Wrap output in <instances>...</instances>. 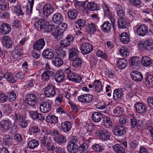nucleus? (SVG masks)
Instances as JSON below:
<instances>
[{"label": "nucleus", "mask_w": 153, "mask_h": 153, "mask_svg": "<svg viewBox=\"0 0 153 153\" xmlns=\"http://www.w3.org/2000/svg\"><path fill=\"white\" fill-rule=\"evenodd\" d=\"M42 55L43 57L48 59H51L53 57V53L52 50L47 48L42 52Z\"/></svg>", "instance_id": "obj_21"}, {"label": "nucleus", "mask_w": 153, "mask_h": 153, "mask_svg": "<svg viewBox=\"0 0 153 153\" xmlns=\"http://www.w3.org/2000/svg\"><path fill=\"white\" fill-rule=\"evenodd\" d=\"M54 50L57 56L62 58H63L66 55L65 51L63 50L60 45H55Z\"/></svg>", "instance_id": "obj_13"}, {"label": "nucleus", "mask_w": 153, "mask_h": 153, "mask_svg": "<svg viewBox=\"0 0 153 153\" xmlns=\"http://www.w3.org/2000/svg\"><path fill=\"white\" fill-rule=\"evenodd\" d=\"M93 86L95 88V91L99 93L102 91L101 82L99 80H95L93 83Z\"/></svg>", "instance_id": "obj_30"}, {"label": "nucleus", "mask_w": 153, "mask_h": 153, "mask_svg": "<svg viewBox=\"0 0 153 153\" xmlns=\"http://www.w3.org/2000/svg\"><path fill=\"white\" fill-rule=\"evenodd\" d=\"M92 120L95 122H100L103 118L102 114L99 111L94 112L91 116Z\"/></svg>", "instance_id": "obj_22"}, {"label": "nucleus", "mask_w": 153, "mask_h": 153, "mask_svg": "<svg viewBox=\"0 0 153 153\" xmlns=\"http://www.w3.org/2000/svg\"><path fill=\"white\" fill-rule=\"evenodd\" d=\"M39 141L35 139H33L27 143V147L30 149H33L39 145Z\"/></svg>", "instance_id": "obj_37"}, {"label": "nucleus", "mask_w": 153, "mask_h": 153, "mask_svg": "<svg viewBox=\"0 0 153 153\" xmlns=\"http://www.w3.org/2000/svg\"><path fill=\"white\" fill-rule=\"evenodd\" d=\"M112 124L111 120L108 117L105 116L103 117L102 125L106 128H111L112 126Z\"/></svg>", "instance_id": "obj_32"}, {"label": "nucleus", "mask_w": 153, "mask_h": 153, "mask_svg": "<svg viewBox=\"0 0 153 153\" xmlns=\"http://www.w3.org/2000/svg\"><path fill=\"white\" fill-rule=\"evenodd\" d=\"M140 62V59L139 57H133L131 59V63L133 66H137L139 65Z\"/></svg>", "instance_id": "obj_54"}, {"label": "nucleus", "mask_w": 153, "mask_h": 153, "mask_svg": "<svg viewBox=\"0 0 153 153\" xmlns=\"http://www.w3.org/2000/svg\"><path fill=\"white\" fill-rule=\"evenodd\" d=\"M147 31L148 28L147 26L144 25H140L137 30V34L141 36H145Z\"/></svg>", "instance_id": "obj_20"}, {"label": "nucleus", "mask_w": 153, "mask_h": 153, "mask_svg": "<svg viewBox=\"0 0 153 153\" xmlns=\"http://www.w3.org/2000/svg\"><path fill=\"white\" fill-rule=\"evenodd\" d=\"M97 28V26L95 24L91 23L88 25L87 30L88 32L94 33L96 31Z\"/></svg>", "instance_id": "obj_44"}, {"label": "nucleus", "mask_w": 153, "mask_h": 153, "mask_svg": "<svg viewBox=\"0 0 153 153\" xmlns=\"http://www.w3.org/2000/svg\"><path fill=\"white\" fill-rule=\"evenodd\" d=\"M102 7L105 16L109 17L110 15V10L108 6L105 3H103Z\"/></svg>", "instance_id": "obj_57"}, {"label": "nucleus", "mask_w": 153, "mask_h": 153, "mask_svg": "<svg viewBox=\"0 0 153 153\" xmlns=\"http://www.w3.org/2000/svg\"><path fill=\"white\" fill-rule=\"evenodd\" d=\"M114 113L117 116H121L123 114V108L119 106L116 107L114 109Z\"/></svg>", "instance_id": "obj_52"}, {"label": "nucleus", "mask_w": 153, "mask_h": 153, "mask_svg": "<svg viewBox=\"0 0 153 153\" xmlns=\"http://www.w3.org/2000/svg\"><path fill=\"white\" fill-rule=\"evenodd\" d=\"M55 94V89L52 85L50 84L46 87L44 91L45 95L48 97H51L54 96Z\"/></svg>", "instance_id": "obj_7"}, {"label": "nucleus", "mask_w": 153, "mask_h": 153, "mask_svg": "<svg viewBox=\"0 0 153 153\" xmlns=\"http://www.w3.org/2000/svg\"><path fill=\"white\" fill-rule=\"evenodd\" d=\"M22 47H19V45L16 46L15 48V50L13 53V56L15 59L17 58L22 54Z\"/></svg>", "instance_id": "obj_40"}, {"label": "nucleus", "mask_w": 153, "mask_h": 153, "mask_svg": "<svg viewBox=\"0 0 153 153\" xmlns=\"http://www.w3.org/2000/svg\"><path fill=\"white\" fill-rule=\"evenodd\" d=\"M25 98L26 102L31 106H34L36 102V96L33 94L27 95L25 97Z\"/></svg>", "instance_id": "obj_9"}, {"label": "nucleus", "mask_w": 153, "mask_h": 153, "mask_svg": "<svg viewBox=\"0 0 153 153\" xmlns=\"http://www.w3.org/2000/svg\"><path fill=\"white\" fill-rule=\"evenodd\" d=\"M20 25V21L17 19L13 20L12 23V26L14 29L19 28Z\"/></svg>", "instance_id": "obj_62"}, {"label": "nucleus", "mask_w": 153, "mask_h": 153, "mask_svg": "<svg viewBox=\"0 0 153 153\" xmlns=\"http://www.w3.org/2000/svg\"><path fill=\"white\" fill-rule=\"evenodd\" d=\"M72 65L73 67L75 68H80L82 64V60L81 58L79 57L73 60Z\"/></svg>", "instance_id": "obj_41"}, {"label": "nucleus", "mask_w": 153, "mask_h": 153, "mask_svg": "<svg viewBox=\"0 0 153 153\" xmlns=\"http://www.w3.org/2000/svg\"><path fill=\"white\" fill-rule=\"evenodd\" d=\"M46 120L48 122L55 123L58 121V118L55 116L49 114L46 117Z\"/></svg>", "instance_id": "obj_48"}, {"label": "nucleus", "mask_w": 153, "mask_h": 153, "mask_svg": "<svg viewBox=\"0 0 153 153\" xmlns=\"http://www.w3.org/2000/svg\"><path fill=\"white\" fill-rule=\"evenodd\" d=\"M51 138L48 136H45L41 140V144L42 146L46 147L51 143Z\"/></svg>", "instance_id": "obj_42"}, {"label": "nucleus", "mask_w": 153, "mask_h": 153, "mask_svg": "<svg viewBox=\"0 0 153 153\" xmlns=\"http://www.w3.org/2000/svg\"><path fill=\"white\" fill-rule=\"evenodd\" d=\"M4 77V78L10 82L15 83L16 82L14 78V76L12 73H5Z\"/></svg>", "instance_id": "obj_39"}, {"label": "nucleus", "mask_w": 153, "mask_h": 153, "mask_svg": "<svg viewBox=\"0 0 153 153\" xmlns=\"http://www.w3.org/2000/svg\"><path fill=\"white\" fill-rule=\"evenodd\" d=\"M117 25L119 29H125L128 26V22L127 19L123 17H120L118 19Z\"/></svg>", "instance_id": "obj_12"}, {"label": "nucleus", "mask_w": 153, "mask_h": 153, "mask_svg": "<svg viewBox=\"0 0 153 153\" xmlns=\"http://www.w3.org/2000/svg\"><path fill=\"white\" fill-rule=\"evenodd\" d=\"M72 127L71 123L69 121H65L61 124V127L63 131L67 133L71 129Z\"/></svg>", "instance_id": "obj_28"}, {"label": "nucleus", "mask_w": 153, "mask_h": 153, "mask_svg": "<svg viewBox=\"0 0 153 153\" xmlns=\"http://www.w3.org/2000/svg\"><path fill=\"white\" fill-rule=\"evenodd\" d=\"M63 32L59 28L56 31L54 35L57 40L59 39L60 38L62 37Z\"/></svg>", "instance_id": "obj_61"}, {"label": "nucleus", "mask_w": 153, "mask_h": 153, "mask_svg": "<svg viewBox=\"0 0 153 153\" xmlns=\"http://www.w3.org/2000/svg\"><path fill=\"white\" fill-rule=\"evenodd\" d=\"M28 2L27 7L25 8V13L27 15H30L32 13L34 0H28Z\"/></svg>", "instance_id": "obj_31"}, {"label": "nucleus", "mask_w": 153, "mask_h": 153, "mask_svg": "<svg viewBox=\"0 0 153 153\" xmlns=\"http://www.w3.org/2000/svg\"><path fill=\"white\" fill-rule=\"evenodd\" d=\"M2 44L6 48H10L12 46V41L10 38L7 36H4L2 38Z\"/></svg>", "instance_id": "obj_26"}, {"label": "nucleus", "mask_w": 153, "mask_h": 153, "mask_svg": "<svg viewBox=\"0 0 153 153\" xmlns=\"http://www.w3.org/2000/svg\"><path fill=\"white\" fill-rule=\"evenodd\" d=\"M126 133L124 130L123 126L122 125H118L116 126V129L114 131V133L116 135L121 136Z\"/></svg>", "instance_id": "obj_35"}, {"label": "nucleus", "mask_w": 153, "mask_h": 153, "mask_svg": "<svg viewBox=\"0 0 153 153\" xmlns=\"http://www.w3.org/2000/svg\"><path fill=\"white\" fill-rule=\"evenodd\" d=\"M138 47L140 50L143 49L151 50L153 49V41L152 40H146L143 42L138 43Z\"/></svg>", "instance_id": "obj_3"}, {"label": "nucleus", "mask_w": 153, "mask_h": 153, "mask_svg": "<svg viewBox=\"0 0 153 153\" xmlns=\"http://www.w3.org/2000/svg\"><path fill=\"white\" fill-rule=\"evenodd\" d=\"M131 75L132 79L136 81H140L143 78L142 74L137 71H133L131 72Z\"/></svg>", "instance_id": "obj_17"}, {"label": "nucleus", "mask_w": 153, "mask_h": 153, "mask_svg": "<svg viewBox=\"0 0 153 153\" xmlns=\"http://www.w3.org/2000/svg\"><path fill=\"white\" fill-rule=\"evenodd\" d=\"M29 129L30 132L33 134L39 133L40 132V129L37 126H31L29 128Z\"/></svg>", "instance_id": "obj_59"}, {"label": "nucleus", "mask_w": 153, "mask_h": 153, "mask_svg": "<svg viewBox=\"0 0 153 153\" xmlns=\"http://www.w3.org/2000/svg\"><path fill=\"white\" fill-rule=\"evenodd\" d=\"M87 5V8L90 10L93 11L98 10L99 9L97 5L93 2H89Z\"/></svg>", "instance_id": "obj_43"}, {"label": "nucleus", "mask_w": 153, "mask_h": 153, "mask_svg": "<svg viewBox=\"0 0 153 153\" xmlns=\"http://www.w3.org/2000/svg\"><path fill=\"white\" fill-rule=\"evenodd\" d=\"M92 50V46L89 43L85 42L83 43L80 48V50L82 54L84 55L89 53Z\"/></svg>", "instance_id": "obj_6"}, {"label": "nucleus", "mask_w": 153, "mask_h": 153, "mask_svg": "<svg viewBox=\"0 0 153 153\" xmlns=\"http://www.w3.org/2000/svg\"><path fill=\"white\" fill-rule=\"evenodd\" d=\"M35 28L38 30L44 29L45 27V20L40 19L36 21L34 24Z\"/></svg>", "instance_id": "obj_25"}, {"label": "nucleus", "mask_w": 153, "mask_h": 153, "mask_svg": "<svg viewBox=\"0 0 153 153\" xmlns=\"http://www.w3.org/2000/svg\"><path fill=\"white\" fill-rule=\"evenodd\" d=\"M67 25L65 23H60L58 25V28L64 32L67 29Z\"/></svg>", "instance_id": "obj_64"}, {"label": "nucleus", "mask_w": 153, "mask_h": 153, "mask_svg": "<svg viewBox=\"0 0 153 153\" xmlns=\"http://www.w3.org/2000/svg\"><path fill=\"white\" fill-rule=\"evenodd\" d=\"M88 147V146L86 143H84L80 144L79 146L78 150L81 153H83L87 150Z\"/></svg>", "instance_id": "obj_55"}, {"label": "nucleus", "mask_w": 153, "mask_h": 153, "mask_svg": "<svg viewBox=\"0 0 153 153\" xmlns=\"http://www.w3.org/2000/svg\"><path fill=\"white\" fill-rule=\"evenodd\" d=\"M127 61L124 59L121 58L119 59L117 62L118 67L120 69L125 68L127 66Z\"/></svg>", "instance_id": "obj_45"}, {"label": "nucleus", "mask_w": 153, "mask_h": 153, "mask_svg": "<svg viewBox=\"0 0 153 153\" xmlns=\"http://www.w3.org/2000/svg\"><path fill=\"white\" fill-rule=\"evenodd\" d=\"M19 121L20 125L23 128H25L27 125V122L25 121L24 117L21 115L19 114Z\"/></svg>", "instance_id": "obj_50"}, {"label": "nucleus", "mask_w": 153, "mask_h": 153, "mask_svg": "<svg viewBox=\"0 0 153 153\" xmlns=\"http://www.w3.org/2000/svg\"><path fill=\"white\" fill-rule=\"evenodd\" d=\"M64 77V73L62 71H58L56 73L54 78L57 82L60 83L63 81Z\"/></svg>", "instance_id": "obj_23"}, {"label": "nucleus", "mask_w": 153, "mask_h": 153, "mask_svg": "<svg viewBox=\"0 0 153 153\" xmlns=\"http://www.w3.org/2000/svg\"><path fill=\"white\" fill-rule=\"evenodd\" d=\"M45 45L44 40L42 39H40L36 41L34 44L33 48L34 49L39 51L43 48Z\"/></svg>", "instance_id": "obj_16"}, {"label": "nucleus", "mask_w": 153, "mask_h": 153, "mask_svg": "<svg viewBox=\"0 0 153 153\" xmlns=\"http://www.w3.org/2000/svg\"><path fill=\"white\" fill-rule=\"evenodd\" d=\"M52 20L55 23L59 24L63 21V17L61 14L56 13L53 15Z\"/></svg>", "instance_id": "obj_29"}, {"label": "nucleus", "mask_w": 153, "mask_h": 153, "mask_svg": "<svg viewBox=\"0 0 153 153\" xmlns=\"http://www.w3.org/2000/svg\"><path fill=\"white\" fill-rule=\"evenodd\" d=\"M96 54L97 56L105 59L108 58V57L106 54L101 50H98L96 52Z\"/></svg>", "instance_id": "obj_60"}, {"label": "nucleus", "mask_w": 153, "mask_h": 153, "mask_svg": "<svg viewBox=\"0 0 153 153\" xmlns=\"http://www.w3.org/2000/svg\"><path fill=\"white\" fill-rule=\"evenodd\" d=\"M28 112L30 116V117L33 119H37V116L38 113L36 111L29 110L28 111Z\"/></svg>", "instance_id": "obj_63"}, {"label": "nucleus", "mask_w": 153, "mask_h": 153, "mask_svg": "<svg viewBox=\"0 0 153 153\" xmlns=\"http://www.w3.org/2000/svg\"><path fill=\"white\" fill-rule=\"evenodd\" d=\"M80 143L79 140L75 136H72L67 145V150L70 153H76L78 151Z\"/></svg>", "instance_id": "obj_1"}, {"label": "nucleus", "mask_w": 153, "mask_h": 153, "mask_svg": "<svg viewBox=\"0 0 153 153\" xmlns=\"http://www.w3.org/2000/svg\"><path fill=\"white\" fill-rule=\"evenodd\" d=\"M146 84L153 85V75H147L146 78Z\"/></svg>", "instance_id": "obj_56"}, {"label": "nucleus", "mask_w": 153, "mask_h": 153, "mask_svg": "<svg viewBox=\"0 0 153 153\" xmlns=\"http://www.w3.org/2000/svg\"><path fill=\"white\" fill-rule=\"evenodd\" d=\"M113 149L116 153H126L124 148L119 144L114 145Z\"/></svg>", "instance_id": "obj_46"}, {"label": "nucleus", "mask_w": 153, "mask_h": 153, "mask_svg": "<svg viewBox=\"0 0 153 153\" xmlns=\"http://www.w3.org/2000/svg\"><path fill=\"white\" fill-rule=\"evenodd\" d=\"M69 59L72 61L79 57V51L74 48H71L69 50Z\"/></svg>", "instance_id": "obj_18"}, {"label": "nucleus", "mask_w": 153, "mask_h": 153, "mask_svg": "<svg viewBox=\"0 0 153 153\" xmlns=\"http://www.w3.org/2000/svg\"><path fill=\"white\" fill-rule=\"evenodd\" d=\"M54 8L50 3L45 4L43 7V13L45 16H48L53 12Z\"/></svg>", "instance_id": "obj_11"}, {"label": "nucleus", "mask_w": 153, "mask_h": 153, "mask_svg": "<svg viewBox=\"0 0 153 153\" xmlns=\"http://www.w3.org/2000/svg\"><path fill=\"white\" fill-rule=\"evenodd\" d=\"M120 41L123 43L128 44L130 41V38L128 34L126 32L122 33L119 36Z\"/></svg>", "instance_id": "obj_27"}, {"label": "nucleus", "mask_w": 153, "mask_h": 153, "mask_svg": "<svg viewBox=\"0 0 153 153\" xmlns=\"http://www.w3.org/2000/svg\"><path fill=\"white\" fill-rule=\"evenodd\" d=\"M95 133L102 140L108 139L110 138L109 133L106 130L102 131L98 130L96 131Z\"/></svg>", "instance_id": "obj_8"}, {"label": "nucleus", "mask_w": 153, "mask_h": 153, "mask_svg": "<svg viewBox=\"0 0 153 153\" xmlns=\"http://www.w3.org/2000/svg\"><path fill=\"white\" fill-rule=\"evenodd\" d=\"M111 28V24L108 21L104 22L101 25L102 30L104 32L108 33L110 32Z\"/></svg>", "instance_id": "obj_34"}, {"label": "nucleus", "mask_w": 153, "mask_h": 153, "mask_svg": "<svg viewBox=\"0 0 153 153\" xmlns=\"http://www.w3.org/2000/svg\"><path fill=\"white\" fill-rule=\"evenodd\" d=\"M141 62L142 65L144 66H149L152 62L151 59L147 56H144L142 57Z\"/></svg>", "instance_id": "obj_36"}, {"label": "nucleus", "mask_w": 153, "mask_h": 153, "mask_svg": "<svg viewBox=\"0 0 153 153\" xmlns=\"http://www.w3.org/2000/svg\"><path fill=\"white\" fill-rule=\"evenodd\" d=\"M8 6V3L6 0H0V10L5 11Z\"/></svg>", "instance_id": "obj_51"}, {"label": "nucleus", "mask_w": 153, "mask_h": 153, "mask_svg": "<svg viewBox=\"0 0 153 153\" xmlns=\"http://www.w3.org/2000/svg\"><path fill=\"white\" fill-rule=\"evenodd\" d=\"M123 94V92L121 89H116L114 91L113 99L115 100H119L121 98Z\"/></svg>", "instance_id": "obj_19"}, {"label": "nucleus", "mask_w": 153, "mask_h": 153, "mask_svg": "<svg viewBox=\"0 0 153 153\" xmlns=\"http://www.w3.org/2000/svg\"><path fill=\"white\" fill-rule=\"evenodd\" d=\"M65 73L67 74V77L70 80L79 83L82 81L81 76L74 73L72 72L70 68L66 69L64 71Z\"/></svg>", "instance_id": "obj_2"}, {"label": "nucleus", "mask_w": 153, "mask_h": 153, "mask_svg": "<svg viewBox=\"0 0 153 153\" xmlns=\"http://www.w3.org/2000/svg\"><path fill=\"white\" fill-rule=\"evenodd\" d=\"M52 62L54 66L58 67L61 66L63 62L61 58L57 57H55L53 59Z\"/></svg>", "instance_id": "obj_47"}, {"label": "nucleus", "mask_w": 153, "mask_h": 153, "mask_svg": "<svg viewBox=\"0 0 153 153\" xmlns=\"http://www.w3.org/2000/svg\"><path fill=\"white\" fill-rule=\"evenodd\" d=\"M77 15V11L74 9H70L68 12V18L71 20H75L76 18Z\"/></svg>", "instance_id": "obj_33"}, {"label": "nucleus", "mask_w": 153, "mask_h": 153, "mask_svg": "<svg viewBox=\"0 0 153 153\" xmlns=\"http://www.w3.org/2000/svg\"><path fill=\"white\" fill-rule=\"evenodd\" d=\"M51 102H43L40 104V110L42 113H48L51 110Z\"/></svg>", "instance_id": "obj_5"}, {"label": "nucleus", "mask_w": 153, "mask_h": 153, "mask_svg": "<svg viewBox=\"0 0 153 153\" xmlns=\"http://www.w3.org/2000/svg\"><path fill=\"white\" fill-rule=\"evenodd\" d=\"M53 74L52 71H46L42 74V79L44 81L48 82Z\"/></svg>", "instance_id": "obj_24"}, {"label": "nucleus", "mask_w": 153, "mask_h": 153, "mask_svg": "<svg viewBox=\"0 0 153 153\" xmlns=\"http://www.w3.org/2000/svg\"><path fill=\"white\" fill-rule=\"evenodd\" d=\"M0 126L2 131L5 132L10 129L12 123L8 119L2 120L0 122Z\"/></svg>", "instance_id": "obj_4"}, {"label": "nucleus", "mask_w": 153, "mask_h": 153, "mask_svg": "<svg viewBox=\"0 0 153 153\" xmlns=\"http://www.w3.org/2000/svg\"><path fill=\"white\" fill-rule=\"evenodd\" d=\"M136 111L140 114L145 113L146 111V108L144 104L138 102L134 105Z\"/></svg>", "instance_id": "obj_14"}, {"label": "nucleus", "mask_w": 153, "mask_h": 153, "mask_svg": "<svg viewBox=\"0 0 153 153\" xmlns=\"http://www.w3.org/2000/svg\"><path fill=\"white\" fill-rule=\"evenodd\" d=\"M1 32L4 34H6L9 33L10 31V26L6 23H2L0 27Z\"/></svg>", "instance_id": "obj_15"}, {"label": "nucleus", "mask_w": 153, "mask_h": 153, "mask_svg": "<svg viewBox=\"0 0 153 153\" xmlns=\"http://www.w3.org/2000/svg\"><path fill=\"white\" fill-rule=\"evenodd\" d=\"M92 148L97 152H102L104 150V147L99 144H96L93 145Z\"/></svg>", "instance_id": "obj_49"}, {"label": "nucleus", "mask_w": 153, "mask_h": 153, "mask_svg": "<svg viewBox=\"0 0 153 153\" xmlns=\"http://www.w3.org/2000/svg\"><path fill=\"white\" fill-rule=\"evenodd\" d=\"M93 99V96L90 94H84L78 97V100L79 102L86 103L91 102Z\"/></svg>", "instance_id": "obj_10"}, {"label": "nucleus", "mask_w": 153, "mask_h": 153, "mask_svg": "<svg viewBox=\"0 0 153 153\" xmlns=\"http://www.w3.org/2000/svg\"><path fill=\"white\" fill-rule=\"evenodd\" d=\"M14 12L16 13L18 16H23L24 14V13L22 12L20 7L18 5L15 6L14 7Z\"/></svg>", "instance_id": "obj_58"}, {"label": "nucleus", "mask_w": 153, "mask_h": 153, "mask_svg": "<svg viewBox=\"0 0 153 153\" xmlns=\"http://www.w3.org/2000/svg\"><path fill=\"white\" fill-rule=\"evenodd\" d=\"M119 51L120 55L124 58L126 57L129 54L127 48L126 47H121Z\"/></svg>", "instance_id": "obj_53"}, {"label": "nucleus", "mask_w": 153, "mask_h": 153, "mask_svg": "<svg viewBox=\"0 0 153 153\" xmlns=\"http://www.w3.org/2000/svg\"><path fill=\"white\" fill-rule=\"evenodd\" d=\"M54 141L59 144H62L66 142V138L62 135L55 136L53 138Z\"/></svg>", "instance_id": "obj_38"}]
</instances>
